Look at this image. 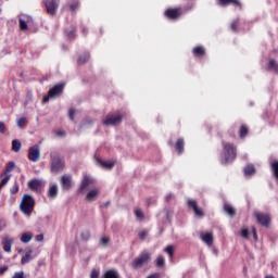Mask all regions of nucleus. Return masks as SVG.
I'll return each instance as SVG.
<instances>
[{"label": "nucleus", "instance_id": "nucleus-1", "mask_svg": "<svg viewBox=\"0 0 278 278\" xmlns=\"http://www.w3.org/2000/svg\"><path fill=\"white\" fill-rule=\"evenodd\" d=\"M34 205H36L34 197L24 194L20 204V210L25 216H29L34 212Z\"/></svg>", "mask_w": 278, "mask_h": 278}, {"label": "nucleus", "instance_id": "nucleus-2", "mask_svg": "<svg viewBox=\"0 0 278 278\" xmlns=\"http://www.w3.org/2000/svg\"><path fill=\"white\" fill-rule=\"evenodd\" d=\"M151 262V253L150 252H142L138 257H136L131 262V268L138 270V268H142V266H147Z\"/></svg>", "mask_w": 278, "mask_h": 278}, {"label": "nucleus", "instance_id": "nucleus-3", "mask_svg": "<svg viewBox=\"0 0 278 278\" xmlns=\"http://www.w3.org/2000/svg\"><path fill=\"white\" fill-rule=\"evenodd\" d=\"M224 155L225 159L222 160V164H229V162H233L236 160V147L231 143L224 144Z\"/></svg>", "mask_w": 278, "mask_h": 278}, {"label": "nucleus", "instance_id": "nucleus-4", "mask_svg": "<svg viewBox=\"0 0 278 278\" xmlns=\"http://www.w3.org/2000/svg\"><path fill=\"white\" fill-rule=\"evenodd\" d=\"M62 92H64V84L55 85L54 87L50 88L48 96L43 98V103H47L49 99H58Z\"/></svg>", "mask_w": 278, "mask_h": 278}, {"label": "nucleus", "instance_id": "nucleus-5", "mask_svg": "<svg viewBox=\"0 0 278 278\" xmlns=\"http://www.w3.org/2000/svg\"><path fill=\"white\" fill-rule=\"evenodd\" d=\"M64 168V162L61 161L59 154L51 155V163H50V170L51 173H54V175H58L60 170Z\"/></svg>", "mask_w": 278, "mask_h": 278}, {"label": "nucleus", "instance_id": "nucleus-6", "mask_svg": "<svg viewBox=\"0 0 278 278\" xmlns=\"http://www.w3.org/2000/svg\"><path fill=\"white\" fill-rule=\"evenodd\" d=\"M121 123H123V115L114 114H108L102 122L106 127H115L116 125H121Z\"/></svg>", "mask_w": 278, "mask_h": 278}, {"label": "nucleus", "instance_id": "nucleus-7", "mask_svg": "<svg viewBox=\"0 0 278 278\" xmlns=\"http://www.w3.org/2000/svg\"><path fill=\"white\" fill-rule=\"evenodd\" d=\"M45 5L50 16H55L58 9L60 8V0H46Z\"/></svg>", "mask_w": 278, "mask_h": 278}, {"label": "nucleus", "instance_id": "nucleus-8", "mask_svg": "<svg viewBox=\"0 0 278 278\" xmlns=\"http://www.w3.org/2000/svg\"><path fill=\"white\" fill-rule=\"evenodd\" d=\"M28 159L30 162H40V146L36 144L28 150Z\"/></svg>", "mask_w": 278, "mask_h": 278}, {"label": "nucleus", "instance_id": "nucleus-9", "mask_svg": "<svg viewBox=\"0 0 278 278\" xmlns=\"http://www.w3.org/2000/svg\"><path fill=\"white\" fill-rule=\"evenodd\" d=\"M254 216H255L257 223H260V225H262V227H268V225H270V215L255 212Z\"/></svg>", "mask_w": 278, "mask_h": 278}, {"label": "nucleus", "instance_id": "nucleus-10", "mask_svg": "<svg viewBox=\"0 0 278 278\" xmlns=\"http://www.w3.org/2000/svg\"><path fill=\"white\" fill-rule=\"evenodd\" d=\"M188 207H191L194 212V215L198 216V218H203L205 214L203 213V210L197 205V201L194 200H188Z\"/></svg>", "mask_w": 278, "mask_h": 278}, {"label": "nucleus", "instance_id": "nucleus-11", "mask_svg": "<svg viewBox=\"0 0 278 278\" xmlns=\"http://www.w3.org/2000/svg\"><path fill=\"white\" fill-rule=\"evenodd\" d=\"M94 184V179L90 176H84L80 187H79V192H86L88 190V186H92Z\"/></svg>", "mask_w": 278, "mask_h": 278}, {"label": "nucleus", "instance_id": "nucleus-12", "mask_svg": "<svg viewBox=\"0 0 278 278\" xmlns=\"http://www.w3.org/2000/svg\"><path fill=\"white\" fill-rule=\"evenodd\" d=\"M45 186V182L39 179H33L28 181V188L29 190H33L34 192H38Z\"/></svg>", "mask_w": 278, "mask_h": 278}, {"label": "nucleus", "instance_id": "nucleus-13", "mask_svg": "<svg viewBox=\"0 0 278 278\" xmlns=\"http://www.w3.org/2000/svg\"><path fill=\"white\" fill-rule=\"evenodd\" d=\"M97 164H99V166H101L102 168H106L108 170L114 168L115 166V162L112 161H103L100 157L96 159Z\"/></svg>", "mask_w": 278, "mask_h": 278}, {"label": "nucleus", "instance_id": "nucleus-14", "mask_svg": "<svg viewBox=\"0 0 278 278\" xmlns=\"http://www.w3.org/2000/svg\"><path fill=\"white\" fill-rule=\"evenodd\" d=\"M1 244H2V249L5 253H11L12 245L14 244V239L4 238L1 242Z\"/></svg>", "mask_w": 278, "mask_h": 278}, {"label": "nucleus", "instance_id": "nucleus-15", "mask_svg": "<svg viewBox=\"0 0 278 278\" xmlns=\"http://www.w3.org/2000/svg\"><path fill=\"white\" fill-rule=\"evenodd\" d=\"M200 238L202 242L207 244V247H212V244H214V235H212V232L202 233Z\"/></svg>", "mask_w": 278, "mask_h": 278}, {"label": "nucleus", "instance_id": "nucleus-16", "mask_svg": "<svg viewBox=\"0 0 278 278\" xmlns=\"http://www.w3.org/2000/svg\"><path fill=\"white\" fill-rule=\"evenodd\" d=\"M99 189H91L87 195H86V201H97L98 197H99Z\"/></svg>", "mask_w": 278, "mask_h": 278}, {"label": "nucleus", "instance_id": "nucleus-17", "mask_svg": "<svg viewBox=\"0 0 278 278\" xmlns=\"http://www.w3.org/2000/svg\"><path fill=\"white\" fill-rule=\"evenodd\" d=\"M71 176H63L61 178V185H62V188L63 190H71Z\"/></svg>", "mask_w": 278, "mask_h": 278}, {"label": "nucleus", "instance_id": "nucleus-18", "mask_svg": "<svg viewBox=\"0 0 278 278\" xmlns=\"http://www.w3.org/2000/svg\"><path fill=\"white\" fill-rule=\"evenodd\" d=\"M165 16H167V18H179V10L168 9L165 11Z\"/></svg>", "mask_w": 278, "mask_h": 278}, {"label": "nucleus", "instance_id": "nucleus-19", "mask_svg": "<svg viewBox=\"0 0 278 278\" xmlns=\"http://www.w3.org/2000/svg\"><path fill=\"white\" fill-rule=\"evenodd\" d=\"M49 199H56L58 198V185H51L48 190Z\"/></svg>", "mask_w": 278, "mask_h": 278}, {"label": "nucleus", "instance_id": "nucleus-20", "mask_svg": "<svg viewBox=\"0 0 278 278\" xmlns=\"http://www.w3.org/2000/svg\"><path fill=\"white\" fill-rule=\"evenodd\" d=\"M33 239L34 235L31 232H24L22 233L21 242H23L24 244H29V242H31Z\"/></svg>", "mask_w": 278, "mask_h": 278}, {"label": "nucleus", "instance_id": "nucleus-21", "mask_svg": "<svg viewBox=\"0 0 278 278\" xmlns=\"http://www.w3.org/2000/svg\"><path fill=\"white\" fill-rule=\"evenodd\" d=\"M245 177H251V175H255V166L250 164L243 169Z\"/></svg>", "mask_w": 278, "mask_h": 278}, {"label": "nucleus", "instance_id": "nucleus-22", "mask_svg": "<svg viewBox=\"0 0 278 278\" xmlns=\"http://www.w3.org/2000/svg\"><path fill=\"white\" fill-rule=\"evenodd\" d=\"M31 253H34L33 250H29L28 252H26V254L21 260V264H23V265L29 264V262H31V260H33Z\"/></svg>", "mask_w": 278, "mask_h": 278}, {"label": "nucleus", "instance_id": "nucleus-23", "mask_svg": "<svg viewBox=\"0 0 278 278\" xmlns=\"http://www.w3.org/2000/svg\"><path fill=\"white\" fill-rule=\"evenodd\" d=\"M23 147V144L21 143V141L13 139L12 140V151H14V153H18V151H21V148Z\"/></svg>", "mask_w": 278, "mask_h": 278}, {"label": "nucleus", "instance_id": "nucleus-24", "mask_svg": "<svg viewBox=\"0 0 278 278\" xmlns=\"http://www.w3.org/2000/svg\"><path fill=\"white\" fill-rule=\"evenodd\" d=\"M104 278H121V275H118V271L110 269L104 273Z\"/></svg>", "mask_w": 278, "mask_h": 278}, {"label": "nucleus", "instance_id": "nucleus-25", "mask_svg": "<svg viewBox=\"0 0 278 278\" xmlns=\"http://www.w3.org/2000/svg\"><path fill=\"white\" fill-rule=\"evenodd\" d=\"M14 168H16V163H14V161H11L8 163L7 167H5V172L3 173V175H10V173H12L14 170Z\"/></svg>", "mask_w": 278, "mask_h": 278}, {"label": "nucleus", "instance_id": "nucleus-26", "mask_svg": "<svg viewBox=\"0 0 278 278\" xmlns=\"http://www.w3.org/2000/svg\"><path fill=\"white\" fill-rule=\"evenodd\" d=\"M224 211L226 212V214H228V216H236V208H233V206L229 204L224 205Z\"/></svg>", "mask_w": 278, "mask_h": 278}, {"label": "nucleus", "instance_id": "nucleus-27", "mask_svg": "<svg viewBox=\"0 0 278 278\" xmlns=\"http://www.w3.org/2000/svg\"><path fill=\"white\" fill-rule=\"evenodd\" d=\"M220 5H240L238 0H219Z\"/></svg>", "mask_w": 278, "mask_h": 278}, {"label": "nucleus", "instance_id": "nucleus-28", "mask_svg": "<svg viewBox=\"0 0 278 278\" xmlns=\"http://www.w3.org/2000/svg\"><path fill=\"white\" fill-rule=\"evenodd\" d=\"M12 177V175H8V174H2L1 175V181H0V190L1 188H3V186H5L8 184V181H10V178Z\"/></svg>", "mask_w": 278, "mask_h": 278}, {"label": "nucleus", "instance_id": "nucleus-29", "mask_svg": "<svg viewBox=\"0 0 278 278\" xmlns=\"http://www.w3.org/2000/svg\"><path fill=\"white\" fill-rule=\"evenodd\" d=\"M164 252L167 253V255L169 256V260H173V256L175 255V247L173 245H167L164 249Z\"/></svg>", "mask_w": 278, "mask_h": 278}, {"label": "nucleus", "instance_id": "nucleus-30", "mask_svg": "<svg viewBox=\"0 0 278 278\" xmlns=\"http://www.w3.org/2000/svg\"><path fill=\"white\" fill-rule=\"evenodd\" d=\"M176 149H177L179 155H181V153H184V139H178L177 140Z\"/></svg>", "mask_w": 278, "mask_h": 278}, {"label": "nucleus", "instance_id": "nucleus-31", "mask_svg": "<svg viewBox=\"0 0 278 278\" xmlns=\"http://www.w3.org/2000/svg\"><path fill=\"white\" fill-rule=\"evenodd\" d=\"M204 54H205V48L200 46L193 49V55H204Z\"/></svg>", "mask_w": 278, "mask_h": 278}, {"label": "nucleus", "instance_id": "nucleus-32", "mask_svg": "<svg viewBox=\"0 0 278 278\" xmlns=\"http://www.w3.org/2000/svg\"><path fill=\"white\" fill-rule=\"evenodd\" d=\"M87 60H90V54H89V53H86V54H84L83 56H79L78 63H79V64H86V61H87Z\"/></svg>", "mask_w": 278, "mask_h": 278}, {"label": "nucleus", "instance_id": "nucleus-33", "mask_svg": "<svg viewBox=\"0 0 278 278\" xmlns=\"http://www.w3.org/2000/svg\"><path fill=\"white\" fill-rule=\"evenodd\" d=\"M25 125H27V118L21 117L17 119V127L23 128Z\"/></svg>", "mask_w": 278, "mask_h": 278}, {"label": "nucleus", "instance_id": "nucleus-34", "mask_svg": "<svg viewBox=\"0 0 278 278\" xmlns=\"http://www.w3.org/2000/svg\"><path fill=\"white\" fill-rule=\"evenodd\" d=\"M166 264V261L164 260V256L160 255L156 258V266L162 267Z\"/></svg>", "mask_w": 278, "mask_h": 278}, {"label": "nucleus", "instance_id": "nucleus-35", "mask_svg": "<svg viewBox=\"0 0 278 278\" xmlns=\"http://www.w3.org/2000/svg\"><path fill=\"white\" fill-rule=\"evenodd\" d=\"M249 134V128L247 126H241L240 128V138H244Z\"/></svg>", "mask_w": 278, "mask_h": 278}, {"label": "nucleus", "instance_id": "nucleus-36", "mask_svg": "<svg viewBox=\"0 0 278 278\" xmlns=\"http://www.w3.org/2000/svg\"><path fill=\"white\" fill-rule=\"evenodd\" d=\"M135 215H136V218H138L139 220H142V218H144V213H142V210L140 208L135 211Z\"/></svg>", "mask_w": 278, "mask_h": 278}, {"label": "nucleus", "instance_id": "nucleus-37", "mask_svg": "<svg viewBox=\"0 0 278 278\" xmlns=\"http://www.w3.org/2000/svg\"><path fill=\"white\" fill-rule=\"evenodd\" d=\"M138 236H139V238H140V240H147V236H149V231H147V230H140V231L138 232Z\"/></svg>", "mask_w": 278, "mask_h": 278}, {"label": "nucleus", "instance_id": "nucleus-38", "mask_svg": "<svg viewBox=\"0 0 278 278\" xmlns=\"http://www.w3.org/2000/svg\"><path fill=\"white\" fill-rule=\"evenodd\" d=\"M80 238H83V240L88 241L90 240V231H83L80 235Z\"/></svg>", "mask_w": 278, "mask_h": 278}, {"label": "nucleus", "instance_id": "nucleus-39", "mask_svg": "<svg viewBox=\"0 0 278 278\" xmlns=\"http://www.w3.org/2000/svg\"><path fill=\"white\" fill-rule=\"evenodd\" d=\"M16 192H18V182H14V185L10 189L11 194H16Z\"/></svg>", "mask_w": 278, "mask_h": 278}, {"label": "nucleus", "instance_id": "nucleus-40", "mask_svg": "<svg viewBox=\"0 0 278 278\" xmlns=\"http://www.w3.org/2000/svg\"><path fill=\"white\" fill-rule=\"evenodd\" d=\"M100 243L102 244V247H108V244H110V238L108 237H102L100 239Z\"/></svg>", "mask_w": 278, "mask_h": 278}, {"label": "nucleus", "instance_id": "nucleus-41", "mask_svg": "<svg viewBox=\"0 0 278 278\" xmlns=\"http://www.w3.org/2000/svg\"><path fill=\"white\" fill-rule=\"evenodd\" d=\"M20 29L25 30L27 29V22L25 20L20 18Z\"/></svg>", "mask_w": 278, "mask_h": 278}, {"label": "nucleus", "instance_id": "nucleus-42", "mask_svg": "<svg viewBox=\"0 0 278 278\" xmlns=\"http://www.w3.org/2000/svg\"><path fill=\"white\" fill-rule=\"evenodd\" d=\"M77 8H79V2H73V3L70 5L71 12H75V10H77Z\"/></svg>", "mask_w": 278, "mask_h": 278}, {"label": "nucleus", "instance_id": "nucleus-43", "mask_svg": "<svg viewBox=\"0 0 278 278\" xmlns=\"http://www.w3.org/2000/svg\"><path fill=\"white\" fill-rule=\"evenodd\" d=\"M68 116H70V121H74L75 119V109H71L70 110Z\"/></svg>", "mask_w": 278, "mask_h": 278}, {"label": "nucleus", "instance_id": "nucleus-44", "mask_svg": "<svg viewBox=\"0 0 278 278\" xmlns=\"http://www.w3.org/2000/svg\"><path fill=\"white\" fill-rule=\"evenodd\" d=\"M90 278H99V270L97 269L91 270Z\"/></svg>", "mask_w": 278, "mask_h": 278}, {"label": "nucleus", "instance_id": "nucleus-45", "mask_svg": "<svg viewBox=\"0 0 278 278\" xmlns=\"http://www.w3.org/2000/svg\"><path fill=\"white\" fill-rule=\"evenodd\" d=\"M55 135H56L59 138H64V136H66V131H64V130H58V131L55 132Z\"/></svg>", "mask_w": 278, "mask_h": 278}, {"label": "nucleus", "instance_id": "nucleus-46", "mask_svg": "<svg viewBox=\"0 0 278 278\" xmlns=\"http://www.w3.org/2000/svg\"><path fill=\"white\" fill-rule=\"evenodd\" d=\"M242 238H249V229L244 228L241 230Z\"/></svg>", "mask_w": 278, "mask_h": 278}, {"label": "nucleus", "instance_id": "nucleus-47", "mask_svg": "<svg viewBox=\"0 0 278 278\" xmlns=\"http://www.w3.org/2000/svg\"><path fill=\"white\" fill-rule=\"evenodd\" d=\"M0 134H5V124L0 121Z\"/></svg>", "mask_w": 278, "mask_h": 278}, {"label": "nucleus", "instance_id": "nucleus-48", "mask_svg": "<svg viewBox=\"0 0 278 278\" xmlns=\"http://www.w3.org/2000/svg\"><path fill=\"white\" fill-rule=\"evenodd\" d=\"M269 68H277V62L275 60L269 61Z\"/></svg>", "mask_w": 278, "mask_h": 278}, {"label": "nucleus", "instance_id": "nucleus-49", "mask_svg": "<svg viewBox=\"0 0 278 278\" xmlns=\"http://www.w3.org/2000/svg\"><path fill=\"white\" fill-rule=\"evenodd\" d=\"M231 29H232L233 31H237V29H238V22H237V21H235V22L231 23Z\"/></svg>", "mask_w": 278, "mask_h": 278}, {"label": "nucleus", "instance_id": "nucleus-50", "mask_svg": "<svg viewBox=\"0 0 278 278\" xmlns=\"http://www.w3.org/2000/svg\"><path fill=\"white\" fill-rule=\"evenodd\" d=\"M36 240L37 242H42L45 240V235H37Z\"/></svg>", "mask_w": 278, "mask_h": 278}, {"label": "nucleus", "instance_id": "nucleus-51", "mask_svg": "<svg viewBox=\"0 0 278 278\" xmlns=\"http://www.w3.org/2000/svg\"><path fill=\"white\" fill-rule=\"evenodd\" d=\"M5 227H8V225L5 224V222L0 220V231H3V229H5Z\"/></svg>", "mask_w": 278, "mask_h": 278}, {"label": "nucleus", "instance_id": "nucleus-52", "mask_svg": "<svg viewBox=\"0 0 278 278\" xmlns=\"http://www.w3.org/2000/svg\"><path fill=\"white\" fill-rule=\"evenodd\" d=\"M252 233H253L254 240H257V229H255V227L252 228Z\"/></svg>", "mask_w": 278, "mask_h": 278}, {"label": "nucleus", "instance_id": "nucleus-53", "mask_svg": "<svg viewBox=\"0 0 278 278\" xmlns=\"http://www.w3.org/2000/svg\"><path fill=\"white\" fill-rule=\"evenodd\" d=\"M68 38H75V29H72L68 34H67Z\"/></svg>", "mask_w": 278, "mask_h": 278}, {"label": "nucleus", "instance_id": "nucleus-54", "mask_svg": "<svg viewBox=\"0 0 278 278\" xmlns=\"http://www.w3.org/2000/svg\"><path fill=\"white\" fill-rule=\"evenodd\" d=\"M8 270V266H1L0 267V275H3Z\"/></svg>", "mask_w": 278, "mask_h": 278}, {"label": "nucleus", "instance_id": "nucleus-55", "mask_svg": "<svg viewBox=\"0 0 278 278\" xmlns=\"http://www.w3.org/2000/svg\"><path fill=\"white\" fill-rule=\"evenodd\" d=\"M147 278H160V274H157V273L151 274Z\"/></svg>", "mask_w": 278, "mask_h": 278}, {"label": "nucleus", "instance_id": "nucleus-56", "mask_svg": "<svg viewBox=\"0 0 278 278\" xmlns=\"http://www.w3.org/2000/svg\"><path fill=\"white\" fill-rule=\"evenodd\" d=\"M165 199L166 201H170V199H173V193L167 194Z\"/></svg>", "mask_w": 278, "mask_h": 278}, {"label": "nucleus", "instance_id": "nucleus-57", "mask_svg": "<svg viewBox=\"0 0 278 278\" xmlns=\"http://www.w3.org/2000/svg\"><path fill=\"white\" fill-rule=\"evenodd\" d=\"M109 205H110V201L103 203V204L101 205V207H108Z\"/></svg>", "mask_w": 278, "mask_h": 278}, {"label": "nucleus", "instance_id": "nucleus-58", "mask_svg": "<svg viewBox=\"0 0 278 278\" xmlns=\"http://www.w3.org/2000/svg\"><path fill=\"white\" fill-rule=\"evenodd\" d=\"M265 278H275V276L269 275V276H266Z\"/></svg>", "mask_w": 278, "mask_h": 278}]
</instances>
